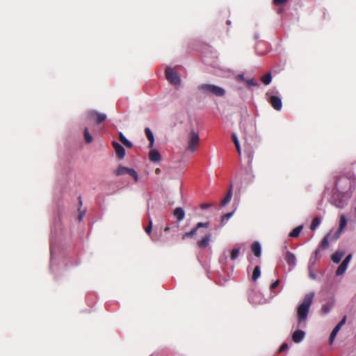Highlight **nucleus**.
Segmentation results:
<instances>
[{"label": "nucleus", "instance_id": "19", "mask_svg": "<svg viewBox=\"0 0 356 356\" xmlns=\"http://www.w3.org/2000/svg\"><path fill=\"white\" fill-rule=\"evenodd\" d=\"M145 132L147 138L149 140V147L152 148L154 145V138L153 133L152 132V131L150 130L149 128H146L145 129Z\"/></svg>", "mask_w": 356, "mask_h": 356}, {"label": "nucleus", "instance_id": "21", "mask_svg": "<svg viewBox=\"0 0 356 356\" xmlns=\"http://www.w3.org/2000/svg\"><path fill=\"white\" fill-rule=\"evenodd\" d=\"M302 229V226H298L294 228L289 234V236L292 238H296L300 235V232Z\"/></svg>", "mask_w": 356, "mask_h": 356}, {"label": "nucleus", "instance_id": "41", "mask_svg": "<svg viewBox=\"0 0 356 356\" xmlns=\"http://www.w3.org/2000/svg\"><path fill=\"white\" fill-rule=\"evenodd\" d=\"M351 254H348L342 262L348 265L351 259Z\"/></svg>", "mask_w": 356, "mask_h": 356}, {"label": "nucleus", "instance_id": "44", "mask_svg": "<svg viewBox=\"0 0 356 356\" xmlns=\"http://www.w3.org/2000/svg\"><path fill=\"white\" fill-rule=\"evenodd\" d=\"M237 80L243 81H245L244 75L243 74H238L237 76Z\"/></svg>", "mask_w": 356, "mask_h": 356}, {"label": "nucleus", "instance_id": "2", "mask_svg": "<svg viewBox=\"0 0 356 356\" xmlns=\"http://www.w3.org/2000/svg\"><path fill=\"white\" fill-rule=\"evenodd\" d=\"M314 297V293L306 294L302 303L298 307L297 313L299 323L304 321L307 318Z\"/></svg>", "mask_w": 356, "mask_h": 356}, {"label": "nucleus", "instance_id": "40", "mask_svg": "<svg viewBox=\"0 0 356 356\" xmlns=\"http://www.w3.org/2000/svg\"><path fill=\"white\" fill-rule=\"evenodd\" d=\"M351 254H348L342 262L348 265L351 259Z\"/></svg>", "mask_w": 356, "mask_h": 356}, {"label": "nucleus", "instance_id": "46", "mask_svg": "<svg viewBox=\"0 0 356 356\" xmlns=\"http://www.w3.org/2000/svg\"><path fill=\"white\" fill-rule=\"evenodd\" d=\"M161 172V170L160 168H156V170H155V173L156 175H159V173Z\"/></svg>", "mask_w": 356, "mask_h": 356}, {"label": "nucleus", "instance_id": "36", "mask_svg": "<svg viewBox=\"0 0 356 356\" xmlns=\"http://www.w3.org/2000/svg\"><path fill=\"white\" fill-rule=\"evenodd\" d=\"M280 284V280H277L275 282H274L273 283L271 284L270 286V291H273L274 289H275Z\"/></svg>", "mask_w": 356, "mask_h": 356}, {"label": "nucleus", "instance_id": "29", "mask_svg": "<svg viewBox=\"0 0 356 356\" xmlns=\"http://www.w3.org/2000/svg\"><path fill=\"white\" fill-rule=\"evenodd\" d=\"M271 80H272V76H271V74L270 72L267 73L266 74L263 76L261 78V81L265 85H268L271 82Z\"/></svg>", "mask_w": 356, "mask_h": 356}, {"label": "nucleus", "instance_id": "15", "mask_svg": "<svg viewBox=\"0 0 356 356\" xmlns=\"http://www.w3.org/2000/svg\"><path fill=\"white\" fill-rule=\"evenodd\" d=\"M210 240H211V234H208L206 236H204L200 241H199L197 242L198 247L200 248H207L209 244Z\"/></svg>", "mask_w": 356, "mask_h": 356}, {"label": "nucleus", "instance_id": "17", "mask_svg": "<svg viewBox=\"0 0 356 356\" xmlns=\"http://www.w3.org/2000/svg\"><path fill=\"white\" fill-rule=\"evenodd\" d=\"M251 250L255 257H259L261 256V245L257 241H255L252 244Z\"/></svg>", "mask_w": 356, "mask_h": 356}, {"label": "nucleus", "instance_id": "3", "mask_svg": "<svg viewBox=\"0 0 356 356\" xmlns=\"http://www.w3.org/2000/svg\"><path fill=\"white\" fill-rule=\"evenodd\" d=\"M197 88L204 94L211 93L217 97H222L225 94L222 88L212 84H201Z\"/></svg>", "mask_w": 356, "mask_h": 356}, {"label": "nucleus", "instance_id": "43", "mask_svg": "<svg viewBox=\"0 0 356 356\" xmlns=\"http://www.w3.org/2000/svg\"><path fill=\"white\" fill-rule=\"evenodd\" d=\"M234 145L236 146L238 153L239 154H241V147H240L239 142H236V143H234Z\"/></svg>", "mask_w": 356, "mask_h": 356}, {"label": "nucleus", "instance_id": "4", "mask_svg": "<svg viewBox=\"0 0 356 356\" xmlns=\"http://www.w3.org/2000/svg\"><path fill=\"white\" fill-rule=\"evenodd\" d=\"M186 150L191 152H195L200 144L199 134L195 131L194 129L191 130L187 140Z\"/></svg>", "mask_w": 356, "mask_h": 356}, {"label": "nucleus", "instance_id": "38", "mask_svg": "<svg viewBox=\"0 0 356 356\" xmlns=\"http://www.w3.org/2000/svg\"><path fill=\"white\" fill-rule=\"evenodd\" d=\"M288 348V345L286 343H284L279 348L278 352L282 353L284 350H286Z\"/></svg>", "mask_w": 356, "mask_h": 356}, {"label": "nucleus", "instance_id": "6", "mask_svg": "<svg viewBox=\"0 0 356 356\" xmlns=\"http://www.w3.org/2000/svg\"><path fill=\"white\" fill-rule=\"evenodd\" d=\"M87 117L89 120L94 121L97 124H101L106 119V114L94 110L89 111L87 114Z\"/></svg>", "mask_w": 356, "mask_h": 356}, {"label": "nucleus", "instance_id": "14", "mask_svg": "<svg viewBox=\"0 0 356 356\" xmlns=\"http://www.w3.org/2000/svg\"><path fill=\"white\" fill-rule=\"evenodd\" d=\"M305 337V332L302 330H298L292 335L293 341L295 343H300Z\"/></svg>", "mask_w": 356, "mask_h": 356}, {"label": "nucleus", "instance_id": "8", "mask_svg": "<svg viewBox=\"0 0 356 356\" xmlns=\"http://www.w3.org/2000/svg\"><path fill=\"white\" fill-rule=\"evenodd\" d=\"M268 102L275 110L280 111L282 109V99L278 96H276V95L270 96Z\"/></svg>", "mask_w": 356, "mask_h": 356}, {"label": "nucleus", "instance_id": "32", "mask_svg": "<svg viewBox=\"0 0 356 356\" xmlns=\"http://www.w3.org/2000/svg\"><path fill=\"white\" fill-rule=\"evenodd\" d=\"M234 212H229L225 215H223L221 218V224L223 225L226 223L229 219L232 216Z\"/></svg>", "mask_w": 356, "mask_h": 356}, {"label": "nucleus", "instance_id": "13", "mask_svg": "<svg viewBox=\"0 0 356 356\" xmlns=\"http://www.w3.org/2000/svg\"><path fill=\"white\" fill-rule=\"evenodd\" d=\"M149 159L152 162H159L161 159L160 153L156 149H152L149 153Z\"/></svg>", "mask_w": 356, "mask_h": 356}, {"label": "nucleus", "instance_id": "37", "mask_svg": "<svg viewBox=\"0 0 356 356\" xmlns=\"http://www.w3.org/2000/svg\"><path fill=\"white\" fill-rule=\"evenodd\" d=\"M288 0H273V3L277 6H280L286 3Z\"/></svg>", "mask_w": 356, "mask_h": 356}, {"label": "nucleus", "instance_id": "11", "mask_svg": "<svg viewBox=\"0 0 356 356\" xmlns=\"http://www.w3.org/2000/svg\"><path fill=\"white\" fill-rule=\"evenodd\" d=\"M232 197V184H230L229 188L226 195L225 196V197L222 200V201L220 202L221 207H225L227 204H228L231 201Z\"/></svg>", "mask_w": 356, "mask_h": 356}, {"label": "nucleus", "instance_id": "12", "mask_svg": "<svg viewBox=\"0 0 356 356\" xmlns=\"http://www.w3.org/2000/svg\"><path fill=\"white\" fill-rule=\"evenodd\" d=\"M232 197V184H230L229 188L226 195L225 196V197L222 200V201L220 202L221 207H225L227 204H228L231 201Z\"/></svg>", "mask_w": 356, "mask_h": 356}, {"label": "nucleus", "instance_id": "5", "mask_svg": "<svg viewBox=\"0 0 356 356\" xmlns=\"http://www.w3.org/2000/svg\"><path fill=\"white\" fill-rule=\"evenodd\" d=\"M167 80L174 86H179L181 82L178 73L172 67H168L165 70Z\"/></svg>", "mask_w": 356, "mask_h": 356}, {"label": "nucleus", "instance_id": "47", "mask_svg": "<svg viewBox=\"0 0 356 356\" xmlns=\"http://www.w3.org/2000/svg\"><path fill=\"white\" fill-rule=\"evenodd\" d=\"M170 227H165V229H164V232H167L170 230Z\"/></svg>", "mask_w": 356, "mask_h": 356}, {"label": "nucleus", "instance_id": "30", "mask_svg": "<svg viewBox=\"0 0 356 356\" xmlns=\"http://www.w3.org/2000/svg\"><path fill=\"white\" fill-rule=\"evenodd\" d=\"M346 219L343 215L340 217L339 232H341L346 226Z\"/></svg>", "mask_w": 356, "mask_h": 356}, {"label": "nucleus", "instance_id": "23", "mask_svg": "<svg viewBox=\"0 0 356 356\" xmlns=\"http://www.w3.org/2000/svg\"><path fill=\"white\" fill-rule=\"evenodd\" d=\"M129 168L124 166H119L118 168L115 171V174L117 176L123 175L127 174Z\"/></svg>", "mask_w": 356, "mask_h": 356}, {"label": "nucleus", "instance_id": "1", "mask_svg": "<svg viewBox=\"0 0 356 356\" xmlns=\"http://www.w3.org/2000/svg\"><path fill=\"white\" fill-rule=\"evenodd\" d=\"M355 185L356 181L355 179L348 177H341L338 179L335 182V188L338 193L333 195L334 204L337 207L343 208L344 207L346 204V200L343 199L344 195L352 193Z\"/></svg>", "mask_w": 356, "mask_h": 356}, {"label": "nucleus", "instance_id": "31", "mask_svg": "<svg viewBox=\"0 0 356 356\" xmlns=\"http://www.w3.org/2000/svg\"><path fill=\"white\" fill-rule=\"evenodd\" d=\"M239 252H240L239 248H234L231 252V255H230L231 260H232V261L235 260L238 257Z\"/></svg>", "mask_w": 356, "mask_h": 356}, {"label": "nucleus", "instance_id": "48", "mask_svg": "<svg viewBox=\"0 0 356 356\" xmlns=\"http://www.w3.org/2000/svg\"><path fill=\"white\" fill-rule=\"evenodd\" d=\"M314 253H315V255L317 256L319 253V249L316 250Z\"/></svg>", "mask_w": 356, "mask_h": 356}, {"label": "nucleus", "instance_id": "26", "mask_svg": "<svg viewBox=\"0 0 356 356\" xmlns=\"http://www.w3.org/2000/svg\"><path fill=\"white\" fill-rule=\"evenodd\" d=\"M330 235V234L325 236L321 243V248L323 249H327L329 247V238Z\"/></svg>", "mask_w": 356, "mask_h": 356}, {"label": "nucleus", "instance_id": "34", "mask_svg": "<svg viewBox=\"0 0 356 356\" xmlns=\"http://www.w3.org/2000/svg\"><path fill=\"white\" fill-rule=\"evenodd\" d=\"M332 307V305H329V304H325V305H322V307H321V312L324 314H327L331 308Z\"/></svg>", "mask_w": 356, "mask_h": 356}, {"label": "nucleus", "instance_id": "16", "mask_svg": "<svg viewBox=\"0 0 356 356\" xmlns=\"http://www.w3.org/2000/svg\"><path fill=\"white\" fill-rule=\"evenodd\" d=\"M173 215L177 218V220L180 222L184 218L185 213L182 208L177 207L174 210Z\"/></svg>", "mask_w": 356, "mask_h": 356}, {"label": "nucleus", "instance_id": "10", "mask_svg": "<svg viewBox=\"0 0 356 356\" xmlns=\"http://www.w3.org/2000/svg\"><path fill=\"white\" fill-rule=\"evenodd\" d=\"M112 145L115 149V154L119 159H124L125 156V149L118 142L113 141L112 143Z\"/></svg>", "mask_w": 356, "mask_h": 356}, {"label": "nucleus", "instance_id": "42", "mask_svg": "<svg viewBox=\"0 0 356 356\" xmlns=\"http://www.w3.org/2000/svg\"><path fill=\"white\" fill-rule=\"evenodd\" d=\"M211 206V204H207V203H204V204H202L200 207L202 209H208L209 207H210Z\"/></svg>", "mask_w": 356, "mask_h": 356}, {"label": "nucleus", "instance_id": "50", "mask_svg": "<svg viewBox=\"0 0 356 356\" xmlns=\"http://www.w3.org/2000/svg\"><path fill=\"white\" fill-rule=\"evenodd\" d=\"M227 23L228 24H230V21H229V20H227Z\"/></svg>", "mask_w": 356, "mask_h": 356}, {"label": "nucleus", "instance_id": "27", "mask_svg": "<svg viewBox=\"0 0 356 356\" xmlns=\"http://www.w3.org/2000/svg\"><path fill=\"white\" fill-rule=\"evenodd\" d=\"M84 140L86 143H90L93 140V138L89 133L88 129L87 127H86L84 129Z\"/></svg>", "mask_w": 356, "mask_h": 356}, {"label": "nucleus", "instance_id": "24", "mask_svg": "<svg viewBox=\"0 0 356 356\" xmlns=\"http://www.w3.org/2000/svg\"><path fill=\"white\" fill-rule=\"evenodd\" d=\"M347 266H348V265H346V264L342 262L340 264V266L338 267V268L336 271V275L337 276L343 275L346 272V270L347 269Z\"/></svg>", "mask_w": 356, "mask_h": 356}, {"label": "nucleus", "instance_id": "28", "mask_svg": "<svg viewBox=\"0 0 356 356\" xmlns=\"http://www.w3.org/2000/svg\"><path fill=\"white\" fill-rule=\"evenodd\" d=\"M320 223L321 219L318 217H315L312 222L310 229L312 230H315L317 228V227L320 225Z\"/></svg>", "mask_w": 356, "mask_h": 356}, {"label": "nucleus", "instance_id": "9", "mask_svg": "<svg viewBox=\"0 0 356 356\" xmlns=\"http://www.w3.org/2000/svg\"><path fill=\"white\" fill-rule=\"evenodd\" d=\"M346 321V316H343L341 321L335 326V327L332 331L330 338H329V343L332 344L334 340V338L336 335L337 334L338 332L340 330L341 326L345 324Z\"/></svg>", "mask_w": 356, "mask_h": 356}, {"label": "nucleus", "instance_id": "22", "mask_svg": "<svg viewBox=\"0 0 356 356\" xmlns=\"http://www.w3.org/2000/svg\"><path fill=\"white\" fill-rule=\"evenodd\" d=\"M343 257V254L341 252H336L332 256V261L335 263L338 264L341 260L342 257Z\"/></svg>", "mask_w": 356, "mask_h": 356}, {"label": "nucleus", "instance_id": "7", "mask_svg": "<svg viewBox=\"0 0 356 356\" xmlns=\"http://www.w3.org/2000/svg\"><path fill=\"white\" fill-rule=\"evenodd\" d=\"M209 222H198L195 227H193L190 232H186L182 236V239H185L186 238H191L193 237L197 232V229L200 227H209Z\"/></svg>", "mask_w": 356, "mask_h": 356}, {"label": "nucleus", "instance_id": "39", "mask_svg": "<svg viewBox=\"0 0 356 356\" xmlns=\"http://www.w3.org/2000/svg\"><path fill=\"white\" fill-rule=\"evenodd\" d=\"M246 83L249 86L257 85L253 79L246 80Z\"/></svg>", "mask_w": 356, "mask_h": 356}, {"label": "nucleus", "instance_id": "33", "mask_svg": "<svg viewBox=\"0 0 356 356\" xmlns=\"http://www.w3.org/2000/svg\"><path fill=\"white\" fill-rule=\"evenodd\" d=\"M127 174L129 175L130 176H131L134 179L135 181H138V173L134 169L129 168Z\"/></svg>", "mask_w": 356, "mask_h": 356}, {"label": "nucleus", "instance_id": "49", "mask_svg": "<svg viewBox=\"0 0 356 356\" xmlns=\"http://www.w3.org/2000/svg\"><path fill=\"white\" fill-rule=\"evenodd\" d=\"M83 216V214H80V215L79 216V220H82Z\"/></svg>", "mask_w": 356, "mask_h": 356}, {"label": "nucleus", "instance_id": "18", "mask_svg": "<svg viewBox=\"0 0 356 356\" xmlns=\"http://www.w3.org/2000/svg\"><path fill=\"white\" fill-rule=\"evenodd\" d=\"M284 259L289 266H293L296 264L295 255L289 251L286 252Z\"/></svg>", "mask_w": 356, "mask_h": 356}, {"label": "nucleus", "instance_id": "35", "mask_svg": "<svg viewBox=\"0 0 356 356\" xmlns=\"http://www.w3.org/2000/svg\"><path fill=\"white\" fill-rule=\"evenodd\" d=\"M152 225H153V222H152V220L151 219H149V223H148V225L147 227H146L145 228V232L149 235L152 232Z\"/></svg>", "mask_w": 356, "mask_h": 356}, {"label": "nucleus", "instance_id": "45", "mask_svg": "<svg viewBox=\"0 0 356 356\" xmlns=\"http://www.w3.org/2000/svg\"><path fill=\"white\" fill-rule=\"evenodd\" d=\"M232 138L234 143H236V142H238V138L235 134H232Z\"/></svg>", "mask_w": 356, "mask_h": 356}, {"label": "nucleus", "instance_id": "25", "mask_svg": "<svg viewBox=\"0 0 356 356\" xmlns=\"http://www.w3.org/2000/svg\"><path fill=\"white\" fill-rule=\"evenodd\" d=\"M260 275H261L260 267L259 266H257L254 267L253 273H252V280L255 282L260 277Z\"/></svg>", "mask_w": 356, "mask_h": 356}, {"label": "nucleus", "instance_id": "20", "mask_svg": "<svg viewBox=\"0 0 356 356\" xmlns=\"http://www.w3.org/2000/svg\"><path fill=\"white\" fill-rule=\"evenodd\" d=\"M119 139L120 142L127 147L131 148L133 146V144L131 142H130L129 140L127 139V138L124 136V134L122 132H120L119 134Z\"/></svg>", "mask_w": 356, "mask_h": 356}]
</instances>
